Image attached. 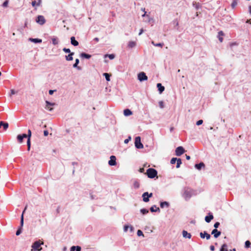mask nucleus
<instances>
[{"instance_id":"nucleus-59","label":"nucleus","mask_w":251,"mask_h":251,"mask_svg":"<svg viewBox=\"0 0 251 251\" xmlns=\"http://www.w3.org/2000/svg\"><path fill=\"white\" fill-rule=\"evenodd\" d=\"M55 90H50L49 92V94L50 95H52L53 92L55 91Z\"/></svg>"},{"instance_id":"nucleus-35","label":"nucleus","mask_w":251,"mask_h":251,"mask_svg":"<svg viewBox=\"0 0 251 251\" xmlns=\"http://www.w3.org/2000/svg\"><path fill=\"white\" fill-rule=\"evenodd\" d=\"M151 44L155 46V47H162L164 45V44L163 43H155L153 41H152L151 42Z\"/></svg>"},{"instance_id":"nucleus-23","label":"nucleus","mask_w":251,"mask_h":251,"mask_svg":"<svg viewBox=\"0 0 251 251\" xmlns=\"http://www.w3.org/2000/svg\"><path fill=\"white\" fill-rule=\"evenodd\" d=\"M79 62V60L78 59H76L75 60V63L73 65V67L76 68L77 70H80L81 69V68L79 66H78V64Z\"/></svg>"},{"instance_id":"nucleus-26","label":"nucleus","mask_w":251,"mask_h":251,"mask_svg":"<svg viewBox=\"0 0 251 251\" xmlns=\"http://www.w3.org/2000/svg\"><path fill=\"white\" fill-rule=\"evenodd\" d=\"M29 40L35 43H40L42 42V40L38 38H30Z\"/></svg>"},{"instance_id":"nucleus-57","label":"nucleus","mask_w":251,"mask_h":251,"mask_svg":"<svg viewBox=\"0 0 251 251\" xmlns=\"http://www.w3.org/2000/svg\"><path fill=\"white\" fill-rule=\"evenodd\" d=\"M49 134V132L47 131V130H45L44 131V135L45 136H48Z\"/></svg>"},{"instance_id":"nucleus-19","label":"nucleus","mask_w":251,"mask_h":251,"mask_svg":"<svg viewBox=\"0 0 251 251\" xmlns=\"http://www.w3.org/2000/svg\"><path fill=\"white\" fill-rule=\"evenodd\" d=\"M213 216L212 214H209L208 216H206L205 217V221L207 223H209L213 219Z\"/></svg>"},{"instance_id":"nucleus-61","label":"nucleus","mask_w":251,"mask_h":251,"mask_svg":"<svg viewBox=\"0 0 251 251\" xmlns=\"http://www.w3.org/2000/svg\"><path fill=\"white\" fill-rule=\"evenodd\" d=\"M143 32H144L143 29H142V28L140 30V32L139 33V35H141L143 33Z\"/></svg>"},{"instance_id":"nucleus-54","label":"nucleus","mask_w":251,"mask_h":251,"mask_svg":"<svg viewBox=\"0 0 251 251\" xmlns=\"http://www.w3.org/2000/svg\"><path fill=\"white\" fill-rule=\"evenodd\" d=\"M8 1L7 0H6V1H5L3 3V4H2V6H3V7H7V5H8Z\"/></svg>"},{"instance_id":"nucleus-63","label":"nucleus","mask_w":251,"mask_h":251,"mask_svg":"<svg viewBox=\"0 0 251 251\" xmlns=\"http://www.w3.org/2000/svg\"><path fill=\"white\" fill-rule=\"evenodd\" d=\"M246 23H250L251 24V19H250V20H248L247 21H246Z\"/></svg>"},{"instance_id":"nucleus-39","label":"nucleus","mask_w":251,"mask_h":251,"mask_svg":"<svg viewBox=\"0 0 251 251\" xmlns=\"http://www.w3.org/2000/svg\"><path fill=\"white\" fill-rule=\"evenodd\" d=\"M140 212L142 214L145 215L149 212V210L147 209L143 208L140 209Z\"/></svg>"},{"instance_id":"nucleus-52","label":"nucleus","mask_w":251,"mask_h":251,"mask_svg":"<svg viewBox=\"0 0 251 251\" xmlns=\"http://www.w3.org/2000/svg\"><path fill=\"white\" fill-rule=\"evenodd\" d=\"M130 140H131V137H130V136H129V137H128V138H127V139H125V141H124V143H125V144H127V143H128V142H129Z\"/></svg>"},{"instance_id":"nucleus-21","label":"nucleus","mask_w":251,"mask_h":251,"mask_svg":"<svg viewBox=\"0 0 251 251\" xmlns=\"http://www.w3.org/2000/svg\"><path fill=\"white\" fill-rule=\"evenodd\" d=\"M204 166L205 165L203 162H201L200 163L196 164L195 165V168L199 170H201L202 167H204Z\"/></svg>"},{"instance_id":"nucleus-32","label":"nucleus","mask_w":251,"mask_h":251,"mask_svg":"<svg viewBox=\"0 0 251 251\" xmlns=\"http://www.w3.org/2000/svg\"><path fill=\"white\" fill-rule=\"evenodd\" d=\"M133 186H134V188L135 189L139 188L140 187L139 182L137 180L134 181L133 182Z\"/></svg>"},{"instance_id":"nucleus-13","label":"nucleus","mask_w":251,"mask_h":251,"mask_svg":"<svg viewBox=\"0 0 251 251\" xmlns=\"http://www.w3.org/2000/svg\"><path fill=\"white\" fill-rule=\"evenodd\" d=\"M211 234L213 235L214 237L215 238H218L221 234V232L220 231H218L217 229H214L212 232Z\"/></svg>"},{"instance_id":"nucleus-10","label":"nucleus","mask_w":251,"mask_h":251,"mask_svg":"<svg viewBox=\"0 0 251 251\" xmlns=\"http://www.w3.org/2000/svg\"><path fill=\"white\" fill-rule=\"evenodd\" d=\"M55 104V103H51V102H49V101L46 100L45 108L50 111H51L53 110V108L51 107L50 106H53Z\"/></svg>"},{"instance_id":"nucleus-46","label":"nucleus","mask_w":251,"mask_h":251,"mask_svg":"<svg viewBox=\"0 0 251 251\" xmlns=\"http://www.w3.org/2000/svg\"><path fill=\"white\" fill-rule=\"evenodd\" d=\"M63 51H64L66 53H70L71 52V50H70L69 49H67V48H65L63 49Z\"/></svg>"},{"instance_id":"nucleus-38","label":"nucleus","mask_w":251,"mask_h":251,"mask_svg":"<svg viewBox=\"0 0 251 251\" xmlns=\"http://www.w3.org/2000/svg\"><path fill=\"white\" fill-rule=\"evenodd\" d=\"M107 57H108L110 59H113L115 58V55L113 54H105L104 55V57L106 58Z\"/></svg>"},{"instance_id":"nucleus-4","label":"nucleus","mask_w":251,"mask_h":251,"mask_svg":"<svg viewBox=\"0 0 251 251\" xmlns=\"http://www.w3.org/2000/svg\"><path fill=\"white\" fill-rule=\"evenodd\" d=\"M135 146L137 149H143L144 146L141 142V138L139 136H137L135 139Z\"/></svg>"},{"instance_id":"nucleus-15","label":"nucleus","mask_w":251,"mask_h":251,"mask_svg":"<svg viewBox=\"0 0 251 251\" xmlns=\"http://www.w3.org/2000/svg\"><path fill=\"white\" fill-rule=\"evenodd\" d=\"M182 235L184 238L190 239L191 238V235L190 233H188L186 230H183Z\"/></svg>"},{"instance_id":"nucleus-44","label":"nucleus","mask_w":251,"mask_h":251,"mask_svg":"<svg viewBox=\"0 0 251 251\" xmlns=\"http://www.w3.org/2000/svg\"><path fill=\"white\" fill-rule=\"evenodd\" d=\"M137 234L138 236H144L143 232L141 230H137Z\"/></svg>"},{"instance_id":"nucleus-62","label":"nucleus","mask_w":251,"mask_h":251,"mask_svg":"<svg viewBox=\"0 0 251 251\" xmlns=\"http://www.w3.org/2000/svg\"><path fill=\"white\" fill-rule=\"evenodd\" d=\"M186 158L187 160H189L190 159V156L189 155H186Z\"/></svg>"},{"instance_id":"nucleus-16","label":"nucleus","mask_w":251,"mask_h":251,"mask_svg":"<svg viewBox=\"0 0 251 251\" xmlns=\"http://www.w3.org/2000/svg\"><path fill=\"white\" fill-rule=\"evenodd\" d=\"M160 206L162 208L164 207L168 208L170 206V203L167 201L161 202Z\"/></svg>"},{"instance_id":"nucleus-49","label":"nucleus","mask_w":251,"mask_h":251,"mask_svg":"<svg viewBox=\"0 0 251 251\" xmlns=\"http://www.w3.org/2000/svg\"><path fill=\"white\" fill-rule=\"evenodd\" d=\"M220 226V223L219 222H216L214 225V227H215V229H216L219 227Z\"/></svg>"},{"instance_id":"nucleus-37","label":"nucleus","mask_w":251,"mask_h":251,"mask_svg":"<svg viewBox=\"0 0 251 251\" xmlns=\"http://www.w3.org/2000/svg\"><path fill=\"white\" fill-rule=\"evenodd\" d=\"M52 44L54 45H56L57 44H58V39L56 37H53L52 38Z\"/></svg>"},{"instance_id":"nucleus-51","label":"nucleus","mask_w":251,"mask_h":251,"mask_svg":"<svg viewBox=\"0 0 251 251\" xmlns=\"http://www.w3.org/2000/svg\"><path fill=\"white\" fill-rule=\"evenodd\" d=\"M159 105L161 108H163L164 107V103L162 101H160L159 102Z\"/></svg>"},{"instance_id":"nucleus-12","label":"nucleus","mask_w":251,"mask_h":251,"mask_svg":"<svg viewBox=\"0 0 251 251\" xmlns=\"http://www.w3.org/2000/svg\"><path fill=\"white\" fill-rule=\"evenodd\" d=\"M200 235L201 238L203 239L205 237L207 240L210 239L211 237L210 235L205 231L203 232H201Z\"/></svg>"},{"instance_id":"nucleus-22","label":"nucleus","mask_w":251,"mask_h":251,"mask_svg":"<svg viewBox=\"0 0 251 251\" xmlns=\"http://www.w3.org/2000/svg\"><path fill=\"white\" fill-rule=\"evenodd\" d=\"M81 247L80 246H72L71 247V248H70V251H81Z\"/></svg>"},{"instance_id":"nucleus-24","label":"nucleus","mask_w":251,"mask_h":251,"mask_svg":"<svg viewBox=\"0 0 251 251\" xmlns=\"http://www.w3.org/2000/svg\"><path fill=\"white\" fill-rule=\"evenodd\" d=\"M80 55L81 57L85 58L86 59H89L91 57V55H90L89 54H87L84 52L81 53Z\"/></svg>"},{"instance_id":"nucleus-36","label":"nucleus","mask_w":251,"mask_h":251,"mask_svg":"<svg viewBox=\"0 0 251 251\" xmlns=\"http://www.w3.org/2000/svg\"><path fill=\"white\" fill-rule=\"evenodd\" d=\"M41 2V0H38V2L37 3L35 0L32 1L31 2V4L33 6H35L36 5L39 6Z\"/></svg>"},{"instance_id":"nucleus-17","label":"nucleus","mask_w":251,"mask_h":251,"mask_svg":"<svg viewBox=\"0 0 251 251\" xmlns=\"http://www.w3.org/2000/svg\"><path fill=\"white\" fill-rule=\"evenodd\" d=\"M74 55V52H72L68 55L65 56V59L67 61H72L73 59V56Z\"/></svg>"},{"instance_id":"nucleus-9","label":"nucleus","mask_w":251,"mask_h":251,"mask_svg":"<svg viewBox=\"0 0 251 251\" xmlns=\"http://www.w3.org/2000/svg\"><path fill=\"white\" fill-rule=\"evenodd\" d=\"M27 135V150L29 151L30 149V137L31 136V131L30 129L28 130Z\"/></svg>"},{"instance_id":"nucleus-31","label":"nucleus","mask_w":251,"mask_h":251,"mask_svg":"<svg viewBox=\"0 0 251 251\" xmlns=\"http://www.w3.org/2000/svg\"><path fill=\"white\" fill-rule=\"evenodd\" d=\"M224 35V33L222 31H220L218 32V38L220 42H222L223 40V38L221 37Z\"/></svg>"},{"instance_id":"nucleus-2","label":"nucleus","mask_w":251,"mask_h":251,"mask_svg":"<svg viewBox=\"0 0 251 251\" xmlns=\"http://www.w3.org/2000/svg\"><path fill=\"white\" fill-rule=\"evenodd\" d=\"M43 242H41L40 240L36 241L34 242L31 246L32 251H40L42 248L41 247L42 245H43Z\"/></svg>"},{"instance_id":"nucleus-6","label":"nucleus","mask_w":251,"mask_h":251,"mask_svg":"<svg viewBox=\"0 0 251 251\" xmlns=\"http://www.w3.org/2000/svg\"><path fill=\"white\" fill-rule=\"evenodd\" d=\"M152 196V193H151L150 194H149L147 192H145L142 195L143 200L144 202H147L149 201V198H151Z\"/></svg>"},{"instance_id":"nucleus-8","label":"nucleus","mask_w":251,"mask_h":251,"mask_svg":"<svg viewBox=\"0 0 251 251\" xmlns=\"http://www.w3.org/2000/svg\"><path fill=\"white\" fill-rule=\"evenodd\" d=\"M138 79L140 81H143L147 80L148 79V77L144 72H141L138 75Z\"/></svg>"},{"instance_id":"nucleus-18","label":"nucleus","mask_w":251,"mask_h":251,"mask_svg":"<svg viewBox=\"0 0 251 251\" xmlns=\"http://www.w3.org/2000/svg\"><path fill=\"white\" fill-rule=\"evenodd\" d=\"M157 87L158 88L160 94H161L165 90L164 87L163 86L161 83H157Z\"/></svg>"},{"instance_id":"nucleus-50","label":"nucleus","mask_w":251,"mask_h":251,"mask_svg":"<svg viewBox=\"0 0 251 251\" xmlns=\"http://www.w3.org/2000/svg\"><path fill=\"white\" fill-rule=\"evenodd\" d=\"M129 226L127 225H125L124 227V232H127L128 229L129 228Z\"/></svg>"},{"instance_id":"nucleus-40","label":"nucleus","mask_w":251,"mask_h":251,"mask_svg":"<svg viewBox=\"0 0 251 251\" xmlns=\"http://www.w3.org/2000/svg\"><path fill=\"white\" fill-rule=\"evenodd\" d=\"M17 140L18 141H19V143H21L23 142V137L22 136V135L21 134H19L17 136Z\"/></svg>"},{"instance_id":"nucleus-29","label":"nucleus","mask_w":251,"mask_h":251,"mask_svg":"<svg viewBox=\"0 0 251 251\" xmlns=\"http://www.w3.org/2000/svg\"><path fill=\"white\" fill-rule=\"evenodd\" d=\"M142 17H147L148 18L147 22H148V23H150L151 21H153L152 18H150V16H149V15L146 14V12H145V13L143 15H142Z\"/></svg>"},{"instance_id":"nucleus-30","label":"nucleus","mask_w":251,"mask_h":251,"mask_svg":"<svg viewBox=\"0 0 251 251\" xmlns=\"http://www.w3.org/2000/svg\"><path fill=\"white\" fill-rule=\"evenodd\" d=\"M136 42L134 41H129L128 43V47L130 48H132L135 47Z\"/></svg>"},{"instance_id":"nucleus-43","label":"nucleus","mask_w":251,"mask_h":251,"mask_svg":"<svg viewBox=\"0 0 251 251\" xmlns=\"http://www.w3.org/2000/svg\"><path fill=\"white\" fill-rule=\"evenodd\" d=\"M3 129L6 130L8 127V124L7 123H4L2 126Z\"/></svg>"},{"instance_id":"nucleus-34","label":"nucleus","mask_w":251,"mask_h":251,"mask_svg":"<svg viewBox=\"0 0 251 251\" xmlns=\"http://www.w3.org/2000/svg\"><path fill=\"white\" fill-rule=\"evenodd\" d=\"M182 164L181 159L180 158H178L176 161V168H179L180 166V165Z\"/></svg>"},{"instance_id":"nucleus-3","label":"nucleus","mask_w":251,"mask_h":251,"mask_svg":"<svg viewBox=\"0 0 251 251\" xmlns=\"http://www.w3.org/2000/svg\"><path fill=\"white\" fill-rule=\"evenodd\" d=\"M146 174L148 177L150 178H153L157 176V171L153 168H149L147 169Z\"/></svg>"},{"instance_id":"nucleus-25","label":"nucleus","mask_w":251,"mask_h":251,"mask_svg":"<svg viewBox=\"0 0 251 251\" xmlns=\"http://www.w3.org/2000/svg\"><path fill=\"white\" fill-rule=\"evenodd\" d=\"M124 114L125 116H128L132 114V112L128 109H126L124 111Z\"/></svg>"},{"instance_id":"nucleus-53","label":"nucleus","mask_w":251,"mask_h":251,"mask_svg":"<svg viewBox=\"0 0 251 251\" xmlns=\"http://www.w3.org/2000/svg\"><path fill=\"white\" fill-rule=\"evenodd\" d=\"M15 94H16L15 91L14 90H13V89H11L10 90V93L9 95L11 96H12L13 95H14Z\"/></svg>"},{"instance_id":"nucleus-11","label":"nucleus","mask_w":251,"mask_h":251,"mask_svg":"<svg viewBox=\"0 0 251 251\" xmlns=\"http://www.w3.org/2000/svg\"><path fill=\"white\" fill-rule=\"evenodd\" d=\"M116 158L115 156H110V160L108 161V164L110 166H115L116 165Z\"/></svg>"},{"instance_id":"nucleus-27","label":"nucleus","mask_w":251,"mask_h":251,"mask_svg":"<svg viewBox=\"0 0 251 251\" xmlns=\"http://www.w3.org/2000/svg\"><path fill=\"white\" fill-rule=\"evenodd\" d=\"M26 207H27V206H25L24 211L23 212V213H22V216H21V222H20V225H21V227H21V228L23 226V224H24V216H23L24 213L25 211V210L26 209Z\"/></svg>"},{"instance_id":"nucleus-58","label":"nucleus","mask_w":251,"mask_h":251,"mask_svg":"<svg viewBox=\"0 0 251 251\" xmlns=\"http://www.w3.org/2000/svg\"><path fill=\"white\" fill-rule=\"evenodd\" d=\"M210 250H211V251H214V250H215V247H214V246H213V245L210 246Z\"/></svg>"},{"instance_id":"nucleus-1","label":"nucleus","mask_w":251,"mask_h":251,"mask_svg":"<svg viewBox=\"0 0 251 251\" xmlns=\"http://www.w3.org/2000/svg\"><path fill=\"white\" fill-rule=\"evenodd\" d=\"M194 194V191L190 188H186L183 194V197L186 201H188Z\"/></svg>"},{"instance_id":"nucleus-28","label":"nucleus","mask_w":251,"mask_h":251,"mask_svg":"<svg viewBox=\"0 0 251 251\" xmlns=\"http://www.w3.org/2000/svg\"><path fill=\"white\" fill-rule=\"evenodd\" d=\"M220 251H228V249H227V245L226 244H224L221 249H220Z\"/></svg>"},{"instance_id":"nucleus-5","label":"nucleus","mask_w":251,"mask_h":251,"mask_svg":"<svg viewBox=\"0 0 251 251\" xmlns=\"http://www.w3.org/2000/svg\"><path fill=\"white\" fill-rule=\"evenodd\" d=\"M35 21L36 22L40 25H43L46 22V20L44 17L42 15H38Z\"/></svg>"},{"instance_id":"nucleus-41","label":"nucleus","mask_w":251,"mask_h":251,"mask_svg":"<svg viewBox=\"0 0 251 251\" xmlns=\"http://www.w3.org/2000/svg\"><path fill=\"white\" fill-rule=\"evenodd\" d=\"M251 245V243L250 242V241L247 240L245 242V248H249L250 247Z\"/></svg>"},{"instance_id":"nucleus-55","label":"nucleus","mask_w":251,"mask_h":251,"mask_svg":"<svg viewBox=\"0 0 251 251\" xmlns=\"http://www.w3.org/2000/svg\"><path fill=\"white\" fill-rule=\"evenodd\" d=\"M193 6H195V7L197 9H198L199 8V3H193Z\"/></svg>"},{"instance_id":"nucleus-14","label":"nucleus","mask_w":251,"mask_h":251,"mask_svg":"<svg viewBox=\"0 0 251 251\" xmlns=\"http://www.w3.org/2000/svg\"><path fill=\"white\" fill-rule=\"evenodd\" d=\"M71 43L74 46H77L78 45V42L75 40V37L74 36L71 37Z\"/></svg>"},{"instance_id":"nucleus-20","label":"nucleus","mask_w":251,"mask_h":251,"mask_svg":"<svg viewBox=\"0 0 251 251\" xmlns=\"http://www.w3.org/2000/svg\"><path fill=\"white\" fill-rule=\"evenodd\" d=\"M150 210L152 212H160V209L159 207H157L155 205L152 206L150 208Z\"/></svg>"},{"instance_id":"nucleus-48","label":"nucleus","mask_w":251,"mask_h":251,"mask_svg":"<svg viewBox=\"0 0 251 251\" xmlns=\"http://www.w3.org/2000/svg\"><path fill=\"white\" fill-rule=\"evenodd\" d=\"M202 123H203V121L202 120H200L197 122L196 125L197 126H200V125H201Z\"/></svg>"},{"instance_id":"nucleus-47","label":"nucleus","mask_w":251,"mask_h":251,"mask_svg":"<svg viewBox=\"0 0 251 251\" xmlns=\"http://www.w3.org/2000/svg\"><path fill=\"white\" fill-rule=\"evenodd\" d=\"M22 232V228L20 227L16 231V235L18 236Z\"/></svg>"},{"instance_id":"nucleus-60","label":"nucleus","mask_w":251,"mask_h":251,"mask_svg":"<svg viewBox=\"0 0 251 251\" xmlns=\"http://www.w3.org/2000/svg\"><path fill=\"white\" fill-rule=\"evenodd\" d=\"M23 138H27V135L26 134H21Z\"/></svg>"},{"instance_id":"nucleus-64","label":"nucleus","mask_w":251,"mask_h":251,"mask_svg":"<svg viewBox=\"0 0 251 251\" xmlns=\"http://www.w3.org/2000/svg\"><path fill=\"white\" fill-rule=\"evenodd\" d=\"M249 12H250V14H251V5L249 6Z\"/></svg>"},{"instance_id":"nucleus-42","label":"nucleus","mask_w":251,"mask_h":251,"mask_svg":"<svg viewBox=\"0 0 251 251\" xmlns=\"http://www.w3.org/2000/svg\"><path fill=\"white\" fill-rule=\"evenodd\" d=\"M177 159L178 158L175 157L172 158L170 161L171 164H174L176 162Z\"/></svg>"},{"instance_id":"nucleus-45","label":"nucleus","mask_w":251,"mask_h":251,"mask_svg":"<svg viewBox=\"0 0 251 251\" xmlns=\"http://www.w3.org/2000/svg\"><path fill=\"white\" fill-rule=\"evenodd\" d=\"M237 4V2L236 0H233L231 3V6L232 8H234Z\"/></svg>"},{"instance_id":"nucleus-56","label":"nucleus","mask_w":251,"mask_h":251,"mask_svg":"<svg viewBox=\"0 0 251 251\" xmlns=\"http://www.w3.org/2000/svg\"><path fill=\"white\" fill-rule=\"evenodd\" d=\"M129 228L130 232L131 233L133 232L134 228L132 226H129Z\"/></svg>"},{"instance_id":"nucleus-33","label":"nucleus","mask_w":251,"mask_h":251,"mask_svg":"<svg viewBox=\"0 0 251 251\" xmlns=\"http://www.w3.org/2000/svg\"><path fill=\"white\" fill-rule=\"evenodd\" d=\"M103 75L105 76L106 81H109L110 80V75L108 73H103Z\"/></svg>"},{"instance_id":"nucleus-7","label":"nucleus","mask_w":251,"mask_h":251,"mask_svg":"<svg viewBox=\"0 0 251 251\" xmlns=\"http://www.w3.org/2000/svg\"><path fill=\"white\" fill-rule=\"evenodd\" d=\"M175 152H176V156H180L183 153H184L185 150L184 149V148L182 147L179 146L176 148Z\"/></svg>"}]
</instances>
